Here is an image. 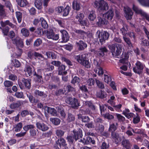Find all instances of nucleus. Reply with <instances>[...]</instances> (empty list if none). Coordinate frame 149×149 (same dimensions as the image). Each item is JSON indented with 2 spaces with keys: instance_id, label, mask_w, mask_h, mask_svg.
Masks as SVG:
<instances>
[{
  "instance_id": "nucleus-22",
  "label": "nucleus",
  "mask_w": 149,
  "mask_h": 149,
  "mask_svg": "<svg viewBox=\"0 0 149 149\" xmlns=\"http://www.w3.org/2000/svg\"><path fill=\"white\" fill-rule=\"evenodd\" d=\"M104 16L108 20H111L114 15V12L112 9H110L105 13L104 14Z\"/></svg>"
},
{
  "instance_id": "nucleus-59",
  "label": "nucleus",
  "mask_w": 149,
  "mask_h": 149,
  "mask_svg": "<svg viewBox=\"0 0 149 149\" xmlns=\"http://www.w3.org/2000/svg\"><path fill=\"white\" fill-rule=\"evenodd\" d=\"M4 84L5 87H11L13 84V83L12 82L8 80L5 81Z\"/></svg>"
},
{
  "instance_id": "nucleus-45",
  "label": "nucleus",
  "mask_w": 149,
  "mask_h": 149,
  "mask_svg": "<svg viewBox=\"0 0 149 149\" xmlns=\"http://www.w3.org/2000/svg\"><path fill=\"white\" fill-rule=\"evenodd\" d=\"M21 32L22 35L26 37L28 36L30 34L29 30L26 28L22 29L21 30Z\"/></svg>"
},
{
  "instance_id": "nucleus-8",
  "label": "nucleus",
  "mask_w": 149,
  "mask_h": 149,
  "mask_svg": "<svg viewBox=\"0 0 149 149\" xmlns=\"http://www.w3.org/2000/svg\"><path fill=\"white\" fill-rule=\"evenodd\" d=\"M45 75L44 71L41 69H38L37 70V72H35L33 74L34 76H36L35 78L37 81L38 82H41L42 81V75Z\"/></svg>"
},
{
  "instance_id": "nucleus-55",
  "label": "nucleus",
  "mask_w": 149,
  "mask_h": 149,
  "mask_svg": "<svg viewBox=\"0 0 149 149\" xmlns=\"http://www.w3.org/2000/svg\"><path fill=\"white\" fill-rule=\"evenodd\" d=\"M4 6L1 4H0V16H5L6 14L5 10L3 8Z\"/></svg>"
},
{
  "instance_id": "nucleus-36",
  "label": "nucleus",
  "mask_w": 149,
  "mask_h": 149,
  "mask_svg": "<svg viewBox=\"0 0 149 149\" xmlns=\"http://www.w3.org/2000/svg\"><path fill=\"white\" fill-rule=\"evenodd\" d=\"M50 121L55 125H58L60 123L61 120L57 118H50Z\"/></svg>"
},
{
  "instance_id": "nucleus-46",
  "label": "nucleus",
  "mask_w": 149,
  "mask_h": 149,
  "mask_svg": "<svg viewBox=\"0 0 149 149\" xmlns=\"http://www.w3.org/2000/svg\"><path fill=\"white\" fill-rule=\"evenodd\" d=\"M79 113L83 115L87 114L90 113V111L88 109L84 108L80 109Z\"/></svg>"
},
{
  "instance_id": "nucleus-51",
  "label": "nucleus",
  "mask_w": 149,
  "mask_h": 149,
  "mask_svg": "<svg viewBox=\"0 0 149 149\" xmlns=\"http://www.w3.org/2000/svg\"><path fill=\"white\" fill-rule=\"evenodd\" d=\"M16 15L18 22L20 23L22 21V13L20 12H16Z\"/></svg>"
},
{
  "instance_id": "nucleus-7",
  "label": "nucleus",
  "mask_w": 149,
  "mask_h": 149,
  "mask_svg": "<svg viewBox=\"0 0 149 149\" xmlns=\"http://www.w3.org/2000/svg\"><path fill=\"white\" fill-rule=\"evenodd\" d=\"M12 41L13 44L17 46L20 52L22 53V49L19 48H22L24 47L23 40L18 37H17L13 39Z\"/></svg>"
},
{
  "instance_id": "nucleus-24",
  "label": "nucleus",
  "mask_w": 149,
  "mask_h": 149,
  "mask_svg": "<svg viewBox=\"0 0 149 149\" xmlns=\"http://www.w3.org/2000/svg\"><path fill=\"white\" fill-rule=\"evenodd\" d=\"M21 101L18 100L16 102L11 104L10 106V107L12 109H16L19 107L22 104Z\"/></svg>"
},
{
  "instance_id": "nucleus-63",
  "label": "nucleus",
  "mask_w": 149,
  "mask_h": 149,
  "mask_svg": "<svg viewBox=\"0 0 149 149\" xmlns=\"http://www.w3.org/2000/svg\"><path fill=\"white\" fill-rule=\"evenodd\" d=\"M45 55L47 56V58H50L51 57L53 59L56 58V57L53 55V53L52 52H46Z\"/></svg>"
},
{
  "instance_id": "nucleus-25",
  "label": "nucleus",
  "mask_w": 149,
  "mask_h": 149,
  "mask_svg": "<svg viewBox=\"0 0 149 149\" xmlns=\"http://www.w3.org/2000/svg\"><path fill=\"white\" fill-rule=\"evenodd\" d=\"M74 32L77 33L81 38L84 39V37L86 36L87 33L84 31L81 30L75 29Z\"/></svg>"
},
{
  "instance_id": "nucleus-42",
  "label": "nucleus",
  "mask_w": 149,
  "mask_h": 149,
  "mask_svg": "<svg viewBox=\"0 0 149 149\" xmlns=\"http://www.w3.org/2000/svg\"><path fill=\"white\" fill-rule=\"evenodd\" d=\"M128 31L127 26L126 24H124L123 27L120 29V31L123 36H126V34L127 33V31Z\"/></svg>"
},
{
  "instance_id": "nucleus-16",
  "label": "nucleus",
  "mask_w": 149,
  "mask_h": 149,
  "mask_svg": "<svg viewBox=\"0 0 149 149\" xmlns=\"http://www.w3.org/2000/svg\"><path fill=\"white\" fill-rule=\"evenodd\" d=\"M124 10L125 13V16L127 19H132V17L133 15L131 10L128 7H125L124 8Z\"/></svg>"
},
{
  "instance_id": "nucleus-1",
  "label": "nucleus",
  "mask_w": 149,
  "mask_h": 149,
  "mask_svg": "<svg viewBox=\"0 0 149 149\" xmlns=\"http://www.w3.org/2000/svg\"><path fill=\"white\" fill-rule=\"evenodd\" d=\"M122 45L121 44L114 43L109 45L112 56L114 57L118 58L122 52Z\"/></svg>"
},
{
  "instance_id": "nucleus-26",
  "label": "nucleus",
  "mask_w": 149,
  "mask_h": 149,
  "mask_svg": "<svg viewBox=\"0 0 149 149\" xmlns=\"http://www.w3.org/2000/svg\"><path fill=\"white\" fill-rule=\"evenodd\" d=\"M23 127L22 123L19 122L13 126V129L15 132H19Z\"/></svg>"
},
{
  "instance_id": "nucleus-32",
  "label": "nucleus",
  "mask_w": 149,
  "mask_h": 149,
  "mask_svg": "<svg viewBox=\"0 0 149 149\" xmlns=\"http://www.w3.org/2000/svg\"><path fill=\"white\" fill-rule=\"evenodd\" d=\"M56 144L60 147H61V145L65 146L67 145L66 142L65 140L63 138H60L58 139V141H56Z\"/></svg>"
},
{
  "instance_id": "nucleus-49",
  "label": "nucleus",
  "mask_w": 149,
  "mask_h": 149,
  "mask_svg": "<svg viewBox=\"0 0 149 149\" xmlns=\"http://www.w3.org/2000/svg\"><path fill=\"white\" fill-rule=\"evenodd\" d=\"M56 134L58 137H61L63 136L64 134V132L61 130H56Z\"/></svg>"
},
{
  "instance_id": "nucleus-17",
  "label": "nucleus",
  "mask_w": 149,
  "mask_h": 149,
  "mask_svg": "<svg viewBox=\"0 0 149 149\" xmlns=\"http://www.w3.org/2000/svg\"><path fill=\"white\" fill-rule=\"evenodd\" d=\"M74 59L76 60L77 61L81 64L83 63L86 59V55L85 54L74 55Z\"/></svg>"
},
{
  "instance_id": "nucleus-12",
  "label": "nucleus",
  "mask_w": 149,
  "mask_h": 149,
  "mask_svg": "<svg viewBox=\"0 0 149 149\" xmlns=\"http://www.w3.org/2000/svg\"><path fill=\"white\" fill-rule=\"evenodd\" d=\"M61 33V39L62 41L61 42L62 43H65L69 40V36L68 32L65 30H61L60 31Z\"/></svg>"
},
{
  "instance_id": "nucleus-43",
  "label": "nucleus",
  "mask_w": 149,
  "mask_h": 149,
  "mask_svg": "<svg viewBox=\"0 0 149 149\" xmlns=\"http://www.w3.org/2000/svg\"><path fill=\"white\" fill-rule=\"evenodd\" d=\"M96 17V15L94 11H91L89 15L88 18L91 20L93 21Z\"/></svg>"
},
{
  "instance_id": "nucleus-31",
  "label": "nucleus",
  "mask_w": 149,
  "mask_h": 149,
  "mask_svg": "<svg viewBox=\"0 0 149 149\" xmlns=\"http://www.w3.org/2000/svg\"><path fill=\"white\" fill-rule=\"evenodd\" d=\"M96 95L97 97L101 99L104 98L107 96V94L106 92L102 90H100L99 91L97 92Z\"/></svg>"
},
{
  "instance_id": "nucleus-29",
  "label": "nucleus",
  "mask_w": 149,
  "mask_h": 149,
  "mask_svg": "<svg viewBox=\"0 0 149 149\" xmlns=\"http://www.w3.org/2000/svg\"><path fill=\"white\" fill-rule=\"evenodd\" d=\"M17 4L21 7H24L28 4L26 0H16Z\"/></svg>"
},
{
  "instance_id": "nucleus-47",
  "label": "nucleus",
  "mask_w": 149,
  "mask_h": 149,
  "mask_svg": "<svg viewBox=\"0 0 149 149\" xmlns=\"http://www.w3.org/2000/svg\"><path fill=\"white\" fill-rule=\"evenodd\" d=\"M79 119L81 118L82 121L84 123H88L90 120V119L87 116H83L81 117H79Z\"/></svg>"
},
{
  "instance_id": "nucleus-39",
  "label": "nucleus",
  "mask_w": 149,
  "mask_h": 149,
  "mask_svg": "<svg viewBox=\"0 0 149 149\" xmlns=\"http://www.w3.org/2000/svg\"><path fill=\"white\" fill-rule=\"evenodd\" d=\"M70 9L71 8L68 5L66 7L63 9V16H67L68 15Z\"/></svg>"
},
{
  "instance_id": "nucleus-27",
  "label": "nucleus",
  "mask_w": 149,
  "mask_h": 149,
  "mask_svg": "<svg viewBox=\"0 0 149 149\" xmlns=\"http://www.w3.org/2000/svg\"><path fill=\"white\" fill-rule=\"evenodd\" d=\"M84 143L85 144L87 145L92 143L93 144L95 143V141L93 139L90 137L88 136L85 139L84 138Z\"/></svg>"
},
{
  "instance_id": "nucleus-37",
  "label": "nucleus",
  "mask_w": 149,
  "mask_h": 149,
  "mask_svg": "<svg viewBox=\"0 0 149 149\" xmlns=\"http://www.w3.org/2000/svg\"><path fill=\"white\" fill-rule=\"evenodd\" d=\"M34 93L36 96H42L44 98L46 97L47 96V95L44 94L43 92L40 91L36 89L34 92Z\"/></svg>"
},
{
  "instance_id": "nucleus-58",
  "label": "nucleus",
  "mask_w": 149,
  "mask_h": 149,
  "mask_svg": "<svg viewBox=\"0 0 149 149\" xmlns=\"http://www.w3.org/2000/svg\"><path fill=\"white\" fill-rule=\"evenodd\" d=\"M42 43V40L40 38H38L34 42L33 45L35 47H38Z\"/></svg>"
},
{
  "instance_id": "nucleus-34",
  "label": "nucleus",
  "mask_w": 149,
  "mask_h": 149,
  "mask_svg": "<svg viewBox=\"0 0 149 149\" xmlns=\"http://www.w3.org/2000/svg\"><path fill=\"white\" fill-rule=\"evenodd\" d=\"M73 8L76 10H79L81 8L80 3L77 1H74L72 3Z\"/></svg>"
},
{
  "instance_id": "nucleus-60",
  "label": "nucleus",
  "mask_w": 149,
  "mask_h": 149,
  "mask_svg": "<svg viewBox=\"0 0 149 149\" xmlns=\"http://www.w3.org/2000/svg\"><path fill=\"white\" fill-rule=\"evenodd\" d=\"M58 111L59 112H60V113L63 118L65 117V114L63 110L62 109V108L61 106H58Z\"/></svg>"
},
{
  "instance_id": "nucleus-6",
  "label": "nucleus",
  "mask_w": 149,
  "mask_h": 149,
  "mask_svg": "<svg viewBox=\"0 0 149 149\" xmlns=\"http://www.w3.org/2000/svg\"><path fill=\"white\" fill-rule=\"evenodd\" d=\"M67 103L74 109H77L79 106L78 100L75 98L71 97H69L67 98Z\"/></svg>"
},
{
  "instance_id": "nucleus-18",
  "label": "nucleus",
  "mask_w": 149,
  "mask_h": 149,
  "mask_svg": "<svg viewBox=\"0 0 149 149\" xmlns=\"http://www.w3.org/2000/svg\"><path fill=\"white\" fill-rule=\"evenodd\" d=\"M47 38L48 39H52L54 40H57L59 38L58 34H55L52 31H47L46 33Z\"/></svg>"
},
{
  "instance_id": "nucleus-62",
  "label": "nucleus",
  "mask_w": 149,
  "mask_h": 149,
  "mask_svg": "<svg viewBox=\"0 0 149 149\" xmlns=\"http://www.w3.org/2000/svg\"><path fill=\"white\" fill-rule=\"evenodd\" d=\"M80 81V79L76 76H75L72 80L71 83L73 84L76 83L78 84Z\"/></svg>"
},
{
  "instance_id": "nucleus-56",
  "label": "nucleus",
  "mask_w": 149,
  "mask_h": 149,
  "mask_svg": "<svg viewBox=\"0 0 149 149\" xmlns=\"http://www.w3.org/2000/svg\"><path fill=\"white\" fill-rule=\"evenodd\" d=\"M141 45L142 46L149 47V42L146 39L141 40Z\"/></svg>"
},
{
  "instance_id": "nucleus-3",
  "label": "nucleus",
  "mask_w": 149,
  "mask_h": 149,
  "mask_svg": "<svg viewBox=\"0 0 149 149\" xmlns=\"http://www.w3.org/2000/svg\"><path fill=\"white\" fill-rule=\"evenodd\" d=\"M96 35L100 38V42L102 45L105 43V40L108 39L109 34L106 31L101 32L100 31H97Z\"/></svg>"
},
{
  "instance_id": "nucleus-40",
  "label": "nucleus",
  "mask_w": 149,
  "mask_h": 149,
  "mask_svg": "<svg viewBox=\"0 0 149 149\" xmlns=\"http://www.w3.org/2000/svg\"><path fill=\"white\" fill-rule=\"evenodd\" d=\"M40 21L41 22L42 26L45 29L47 28L48 26V25L46 21L44 19V18L42 17L40 18Z\"/></svg>"
},
{
  "instance_id": "nucleus-61",
  "label": "nucleus",
  "mask_w": 149,
  "mask_h": 149,
  "mask_svg": "<svg viewBox=\"0 0 149 149\" xmlns=\"http://www.w3.org/2000/svg\"><path fill=\"white\" fill-rule=\"evenodd\" d=\"M84 17V14L82 13H80L79 14H78L76 16V18L78 20L79 22L81 20H82Z\"/></svg>"
},
{
  "instance_id": "nucleus-48",
  "label": "nucleus",
  "mask_w": 149,
  "mask_h": 149,
  "mask_svg": "<svg viewBox=\"0 0 149 149\" xmlns=\"http://www.w3.org/2000/svg\"><path fill=\"white\" fill-rule=\"evenodd\" d=\"M35 128V126L32 124L27 125L24 126L23 127V129L26 132L29 129H33Z\"/></svg>"
},
{
  "instance_id": "nucleus-57",
  "label": "nucleus",
  "mask_w": 149,
  "mask_h": 149,
  "mask_svg": "<svg viewBox=\"0 0 149 149\" xmlns=\"http://www.w3.org/2000/svg\"><path fill=\"white\" fill-rule=\"evenodd\" d=\"M2 31L5 36H7L9 31V28L7 26H3Z\"/></svg>"
},
{
  "instance_id": "nucleus-35",
  "label": "nucleus",
  "mask_w": 149,
  "mask_h": 149,
  "mask_svg": "<svg viewBox=\"0 0 149 149\" xmlns=\"http://www.w3.org/2000/svg\"><path fill=\"white\" fill-rule=\"evenodd\" d=\"M1 24L2 26H4L6 25H8L12 28H15L16 27V26L15 25L13 24L11 22H10L8 20H6L3 22H1Z\"/></svg>"
},
{
  "instance_id": "nucleus-9",
  "label": "nucleus",
  "mask_w": 149,
  "mask_h": 149,
  "mask_svg": "<svg viewBox=\"0 0 149 149\" xmlns=\"http://www.w3.org/2000/svg\"><path fill=\"white\" fill-rule=\"evenodd\" d=\"M27 56L28 57L31 59H33L34 56L39 59H44V57L41 54L33 51H29L28 52Z\"/></svg>"
},
{
  "instance_id": "nucleus-30",
  "label": "nucleus",
  "mask_w": 149,
  "mask_h": 149,
  "mask_svg": "<svg viewBox=\"0 0 149 149\" xmlns=\"http://www.w3.org/2000/svg\"><path fill=\"white\" fill-rule=\"evenodd\" d=\"M118 123H116L115 124L112 123L110 125L109 131L111 133L113 132H114L117 129Z\"/></svg>"
},
{
  "instance_id": "nucleus-64",
  "label": "nucleus",
  "mask_w": 149,
  "mask_h": 149,
  "mask_svg": "<svg viewBox=\"0 0 149 149\" xmlns=\"http://www.w3.org/2000/svg\"><path fill=\"white\" fill-rule=\"evenodd\" d=\"M15 95L18 98H23L24 95L22 92H16L15 93Z\"/></svg>"
},
{
  "instance_id": "nucleus-10",
  "label": "nucleus",
  "mask_w": 149,
  "mask_h": 149,
  "mask_svg": "<svg viewBox=\"0 0 149 149\" xmlns=\"http://www.w3.org/2000/svg\"><path fill=\"white\" fill-rule=\"evenodd\" d=\"M36 127L39 130L43 132H45L47 130L49 129L48 126L43 123L38 122L36 124Z\"/></svg>"
},
{
  "instance_id": "nucleus-23",
  "label": "nucleus",
  "mask_w": 149,
  "mask_h": 149,
  "mask_svg": "<svg viewBox=\"0 0 149 149\" xmlns=\"http://www.w3.org/2000/svg\"><path fill=\"white\" fill-rule=\"evenodd\" d=\"M122 139L123 140L121 144L123 147H131L132 145L128 139H125L124 136H122Z\"/></svg>"
},
{
  "instance_id": "nucleus-38",
  "label": "nucleus",
  "mask_w": 149,
  "mask_h": 149,
  "mask_svg": "<svg viewBox=\"0 0 149 149\" xmlns=\"http://www.w3.org/2000/svg\"><path fill=\"white\" fill-rule=\"evenodd\" d=\"M123 37L124 40L129 47H132V44L129 38L127 37L126 36H123Z\"/></svg>"
},
{
  "instance_id": "nucleus-19",
  "label": "nucleus",
  "mask_w": 149,
  "mask_h": 149,
  "mask_svg": "<svg viewBox=\"0 0 149 149\" xmlns=\"http://www.w3.org/2000/svg\"><path fill=\"white\" fill-rule=\"evenodd\" d=\"M104 17V14L102 13H100L98 15L97 23L99 24H104L106 25L108 24V21L103 17Z\"/></svg>"
},
{
  "instance_id": "nucleus-2",
  "label": "nucleus",
  "mask_w": 149,
  "mask_h": 149,
  "mask_svg": "<svg viewBox=\"0 0 149 149\" xmlns=\"http://www.w3.org/2000/svg\"><path fill=\"white\" fill-rule=\"evenodd\" d=\"M94 6L99 11H106L109 8L108 3L103 0L95 1L94 3Z\"/></svg>"
},
{
  "instance_id": "nucleus-5",
  "label": "nucleus",
  "mask_w": 149,
  "mask_h": 149,
  "mask_svg": "<svg viewBox=\"0 0 149 149\" xmlns=\"http://www.w3.org/2000/svg\"><path fill=\"white\" fill-rule=\"evenodd\" d=\"M135 66L133 68L134 72L139 74H141L145 67V65L140 61H137L135 63Z\"/></svg>"
},
{
  "instance_id": "nucleus-28",
  "label": "nucleus",
  "mask_w": 149,
  "mask_h": 149,
  "mask_svg": "<svg viewBox=\"0 0 149 149\" xmlns=\"http://www.w3.org/2000/svg\"><path fill=\"white\" fill-rule=\"evenodd\" d=\"M24 71L25 73V74L27 75V77L28 76H30L32 74V68L29 65H26V66Z\"/></svg>"
},
{
  "instance_id": "nucleus-15",
  "label": "nucleus",
  "mask_w": 149,
  "mask_h": 149,
  "mask_svg": "<svg viewBox=\"0 0 149 149\" xmlns=\"http://www.w3.org/2000/svg\"><path fill=\"white\" fill-rule=\"evenodd\" d=\"M133 9L136 13L145 16L146 19L149 21V15L145 14L141 10L139 9L134 4L133 5Z\"/></svg>"
},
{
  "instance_id": "nucleus-21",
  "label": "nucleus",
  "mask_w": 149,
  "mask_h": 149,
  "mask_svg": "<svg viewBox=\"0 0 149 149\" xmlns=\"http://www.w3.org/2000/svg\"><path fill=\"white\" fill-rule=\"evenodd\" d=\"M76 44L78 47L79 49L80 50H83L87 47V44L81 40L79 41L78 42H76Z\"/></svg>"
},
{
  "instance_id": "nucleus-41",
  "label": "nucleus",
  "mask_w": 149,
  "mask_h": 149,
  "mask_svg": "<svg viewBox=\"0 0 149 149\" xmlns=\"http://www.w3.org/2000/svg\"><path fill=\"white\" fill-rule=\"evenodd\" d=\"M95 80L97 86L99 88L102 89L104 88V86L103 82L96 79H95Z\"/></svg>"
},
{
  "instance_id": "nucleus-4",
  "label": "nucleus",
  "mask_w": 149,
  "mask_h": 149,
  "mask_svg": "<svg viewBox=\"0 0 149 149\" xmlns=\"http://www.w3.org/2000/svg\"><path fill=\"white\" fill-rule=\"evenodd\" d=\"M18 84L21 89L24 88L29 89L31 88V80L23 78L18 82Z\"/></svg>"
},
{
  "instance_id": "nucleus-11",
  "label": "nucleus",
  "mask_w": 149,
  "mask_h": 149,
  "mask_svg": "<svg viewBox=\"0 0 149 149\" xmlns=\"http://www.w3.org/2000/svg\"><path fill=\"white\" fill-rule=\"evenodd\" d=\"M108 51L106 48L104 47L99 48L97 51L95 52V54L99 58H101L104 55L105 53H106Z\"/></svg>"
},
{
  "instance_id": "nucleus-20",
  "label": "nucleus",
  "mask_w": 149,
  "mask_h": 149,
  "mask_svg": "<svg viewBox=\"0 0 149 149\" xmlns=\"http://www.w3.org/2000/svg\"><path fill=\"white\" fill-rule=\"evenodd\" d=\"M44 107V109L45 112H47L48 113L54 116H57V111L54 108L47 106Z\"/></svg>"
},
{
  "instance_id": "nucleus-53",
  "label": "nucleus",
  "mask_w": 149,
  "mask_h": 149,
  "mask_svg": "<svg viewBox=\"0 0 149 149\" xmlns=\"http://www.w3.org/2000/svg\"><path fill=\"white\" fill-rule=\"evenodd\" d=\"M85 104L87 106L89 107L92 110H95V106L90 102H85Z\"/></svg>"
},
{
  "instance_id": "nucleus-50",
  "label": "nucleus",
  "mask_w": 149,
  "mask_h": 149,
  "mask_svg": "<svg viewBox=\"0 0 149 149\" xmlns=\"http://www.w3.org/2000/svg\"><path fill=\"white\" fill-rule=\"evenodd\" d=\"M75 118L74 115L71 113H69L68 114L67 120L69 122L74 121L75 120Z\"/></svg>"
},
{
  "instance_id": "nucleus-52",
  "label": "nucleus",
  "mask_w": 149,
  "mask_h": 149,
  "mask_svg": "<svg viewBox=\"0 0 149 149\" xmlns=\"http://www.w3.org/2000/svg\"><path fill=\"white\" fill-rule=\"evenodd\" d=\"M95 71L96 73H97L99 75H102L103 74V69L100 66L96 68V69L95 70Z\"/></svg>"
},
{
  "instance_id": "nucleus-14",
  "label": "nucleus",
  "mask_w": 149,
  "mask_h": 149,
  "mask_svg": "<svg viewBox=\"0 0 149 149\" xmlns=\"http://www.w3.org/2000/svg\"><path fill=\"white\" fill-rule=\"evenodd\" d=\"M73 133L74 134L73 137L76 141L82 136V131L81 129L79 128L77 130H74Z\"/></svg>"
},
{
  "instance_id": "nucleus-33",
  "label": "nucleus",
  "mask_w": 149,
  "mask_h": 149,
  "mask_svg": "<svg viewBox=\"0 0 149 149\" xmlns=\"http://www.w3.org/2000/svg\"><path fill=\"white\" fill-rule=\"evenodd\" d=\"M42 0H36L34 2L35 6L38 9L42 8Z\"/></svg>"
},
{
  "instance_id": "nucleus-44",
  "label": "nucleus",
  "mask_w": 149,
  "mask_h": 149,
  "mask_svg": "<svg viewBox=\"0 0 149 149\" xmlns=\"http://www.w3.org/2000/svg\"><path fill=\"white\" fill-rule=\"evenodd\" d=\"M142 6L149 7V0H138Z\"/></svg>"
},
{
  "instance_id": "nucleus-54",
  "label": "nucleus",
  "mask_w": 149,
  "mask_h": 149,
  "mask_svg": "<svg viewBox=\"0 0 149 149\" xmlns=\"http://www.w3.org/2000/svg\"><path fill=\"white\" fill-rule=\"evenodd\" d=\"M115 97L114 96H112L110 97V99H109L107 102L111 104L113 106L115 105Z\"/></svg>"
},
{
  "instance_id": "nucleus-13",
  "label": "nucleus",
  "mask_w": 149,
  "mask_h": 149,
  "mask_svg": "<svg viewBox=\"0 0 149 149\" xmlns=\"http://www.w3.org/2000/svg\"><path fill=\"white\" fill-rule=\"evenodd\" d=\"M112 138L116 144H118L121 141V137L120 136L119 134L116 132H113L111 134Z\"/></svg>"
}]
</instances>
